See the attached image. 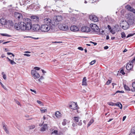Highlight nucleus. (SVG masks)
Segmentation results:
<instances>
[{"label":"nucleus","mask_w":135,"mask_h":135,"mask_svg":"<svg viewBox=\"0 0 135 135\" xmlns=\"http://www.w3.org/2000/svg\"><path fill=\"white\" fill-rule=\"evenodd\" d=\"M20 22H18V23H15L14 25V27L17 30H20Z\"/></svg>","instance_id":"412c9836"},{"label":"nucleus","mask_w":135,"mask_h":135,"mask_svg":"<svg viewBox=\"0 0 135 135\" xmlns=\"http://www.w3.org/2000/svg\"><path fill=\"white\" fill-rule=\"evenodd\" d=\"M81 31L83 32H88L90 31L91 29L89 27L84 26L81 27Z\"/></svg>","instance_id":"6e6552de"},{"label":"nucleus","mask_w":135,"mask_h":135,"mask_svg":"<svg viewBox=\"0 0 135 135\" xmlns=\"http://www.w3.org/2000/svg\"><path fill=\"white\" fill-rule=\"evenodd\" d=\"M93 122L94 120H93V119H91L88 124V127L90 126L91 124Z\"/></svg>","instance_id":"473e14b6"},{"label":"nucleus","mask_w":135,"mask_h":135,"mask_svg":"<svg viewBox=\"0 0 135 135\" xmlns=\"http://www.w3.org/2000/svg\"><path fill=\"white\" fill-rule=\"evenodd\" d=\"M107 27L108 28L109 30H111V27L110 25H108Z\"/></svg>","instance_id":"052dcab7"},{"label":"nucleus","mask_w":135,"mask_h":135,"mask_svg":"<svg viewBox=\"0 0 135 135\" xmlns=\"http://www.w3.org/2000/svg\"><path fill=\"white\" fill-rule=\"evenodd\" d=\"M2 74L3 75V77L4 80L6 79V75L3 72H2Z\"/></svg>","instance_id":"e433bc0d"},{"label":"nucleus","mask_w":135,"mask_h":135,"mask_svg":"<svg viewBox=\"0 0 135 135\" xmlns=\"http://www.w3.org/2000/svg\"><path fill=\"white\" fill-rule=\"evenodd\" d=\"M26 30H30L32 28L31 20L30 19L26 18L24 21Z\"/></svg>","instance_id":"f257e3e1"},{"label":"nucleus","mask_w":135,"mask_h":135,"mask_svg":"<svg viewBox=\"0 0 135 135\" xmlns=\"http://www.w3.org/2000/svg\"><path fill=\"white\" fill-rule=\"evenodd\" d=\"M30 90L31 91L34 93L35 94H36V91L35 90H34L32 89H30Z\"/></svg>","instance_id":"6e6d98bb"},{"label":"nucleus","mask_w":135,"mask_h":135,"mask_svg":"<svg viewBox=\"0 0 135 135\" xmlns=\"http://www.w3.org/2000/svg\"><path fill=\"white\" fill-rule=\"evenodd\" d=\"M32 30L35 31L37 32L40 29H41V27L40 26L37 24H35L33 25V27H32Z\"/></svg>","instance_id":"9d476101"},{"label":"nucleus","mask_w":135,"mask_h":135,"mask_svg":"<svg viewBox=\"0 0 135 135\" xmlns=\"http://www.w3.org/2000/svg\"><path fill=\"white\" fill-rule=\"evenodd\" d=\"M31 74L35 79L38 78L40 77V75L36 71L34 70L31 71Z\"/></svg>","instance_id":"423d86ee"},{"label":"nucleus","mask_w":135,"mask_h":135,"mask_svg":"<svg viewBox=\"0 0 135 135\" xmlns=\"http://www.w3.org/2000/svg\"><path fill=\"white\" fill-rule=\"evenodd\" d=\"M126 8L128 11L133 12L135 14V10L129 5H127L126 6Z\"/></svg>","instance_id":"6ab92c4d"},{"label":"nucleus","mask_w":135,"mask_h":135,"mask_svg":"<svg viewBox=\"0 0 135 135\" xmlns=\"http://www.w3.org/2000/svg\"><path fill=\"white\" fill-rule=\"evenodd\" d=\"M108 104L110 105L114 106L115 105V103L110 102L108 103Z\"/></svg>","instance_id":"58836bf2"},{"label":"nucleus","mask_w":135,"mask_h":135,"mask_svg":"<svg viewBox=\"0 0 135 135\" xmlns=\"http://www.w3.org/2000/svg\"><path fill=\"white\" fill-rule=\"evenodd\" d=\"M24 55L26 56H30V55L28 54H24Z\"/></svg>","instance_id":"680f3d73"},{"label":"nucleus","mask_w":135,"mask_h":135,"mask_svg":"<svg viewBox=\"0 0 135 135\" xmlns=\"http://www.w3.org/2000/svg\"><path fill=\"white\" fill-rule=\"evenodd\" d=\"M9 42H10V41H6V42H4L3 43V44H6L8 43Z\"/></svg>","instance_id":"0e129e2a"},{"label":"nucleus","mask_w":135,"mask_h":135,"mask_svg":"<svg viewBox=\"0 0 135 135\" xmlns=\"http://www.w3.org/2000/svg\"><path fill=\"white\" fill-rule=\"evenodd\" d=\"M7 54L8 55H12V56L13 57H14L15 56V55L13 54L10 52H7Z\"/></svg>","instance_id":"8fccbe9b"},{"label":"nucleus","mask_w":135,"mask_h":135,"mask_svg":"<svg viewBox=\"0 0 135 135\" xmlns=\"http://www.w3.org/2000/svg\"><path fill=\"white\" fill-rule=\"evenodd\" d=\"M131 62L132 64H135V57L133 58L132 60L131 61V62Z\"/></svg>","instance_id":"a19ab883"},{"label":"nucleus","mask_w":135,"mask_h":135,"mask_svg":"<svg viewBox=\"0 0 135 135\" xmlns=\"http://www.w3.org/2000/svg\"><path fill=\"white\" fill-rule=\"evenodd\" d=\"M20 29L21 30H26V27L24 22H20Z\"/></svg>","instance_id":"ddd939ff"},{"label":"nucleus","mask_w":135,"mask_h":135,"mask_svg":"<svg viewBox=\"0 0 135 135\" xmlns=\"http://www.w3.org/2000/svg\"><path fill=\"white\" fill-rule=\"evenodd\" d=\"M124 88L127 91H129L131 90L130 88L126 85H124Z\"/></svg>","instance_id":"7c9ffc66"},{"label":"nucleus","mask_w":135,"mask_h":135,"mask_svg":"<svg viewBox=\"0 0 135 135\" xmlns=\"http://www.w3.org/2000/svg\"><path fill=\"white\" fill-rule=\"evenodd\" d=\"M3 129L5 131H6V133H8V132H9L8 131V130L7 128L4 125L3 126Z\"/></svg>","instance_id":"72a5a7b5"},{"label":"nucleus","mask_w":135,"mask_h":135,"mask_svg":"<svg viewBox=\"0 0 135 135\" xmlns=\"http://www.w3.org/2000/svg\"><path fill=\"white\" fill-rule=\"evenodd\" d=\"M44 22L45 24H48L50 26L51 24V20L49 18H46L44 19Z\"/></svg>","instance_id":"2eb2a0df"},{"label":"nucleus","mask_w":135,"mask_h":135,"mask_svg":"<svg viewBox=\"0 0 135 135\" xmlns=\"http://www.w3.org/2000/svg\"><path fill=\"white\" fill-rule=\"evenodd\" d=\"M78 49L80 50L81 51L83 50V49L81 47H78Z\"/></svg>","instance_id":"13d9d810"},{"label":"nucleus","mask_w":135,"mask_h":135,"mask_svg":"<svg viewBox=\"0 0 135 135\" xmlns=\"http://www.w3.org/2000/svg\"><path fill=\"white\" fill-rule=\"evenodd\" d=\"M69 107L72 109H76L77 108V105L75 103L73 102L69 105Z\"/></svg>","instance_id":"a211bd4d"},{"label":"nucleus","mask_w":135,"mask_h":135,"mask_svg":"<svg viewBox=\"0 0 135 135\" xmlns=\"http://www.w3.org/2000/svg\"><path fill=\"white\" fill-rule=\"evenodd\" d=\"M96 61V60H94L92 61L90 63V65H93L95 62Z\"/></svg>","instance_id":"c03bdc74"},{"label":"nucleus","mask_w":135,"mask_h":135,"mask_svg":"<svg viewBox=\"0 0 135 135\" xmlns=\"http://www.w3.org/2000/svg\"><path fill=\"white\" fill-rule=\"evenodd\" d=\"M7 24L9 26L11 27H13V23L12 21L11 20H9L8 21Z\"/></svg>","instance_id":"5701e85b"},{"label":"nucleus","mask_w":135,"mask_h":135,"mask_svg":"<svg viewBox=\"0 0 135 135\" xmlns=\"http://www.w3.org/2000/svg\"><path fill=\"white\" fill-rule=\"evenodd\" d=\"M9 61L10 62V63L12 65L15 64H16L15 62L13 61V60H12L10 59H9Z\"/></svg>","instance_id":"2f4dec72"},{"label":"nucleus","mask_w":135,"mask_h":135,"mask_svg":"<svg viewBox=\"0 0 135 135\" xmlns=\"http://www.w3.org/2000/svg\"><path fill=\"white\" fill-rule=\"evenodd\" d=\"M120 73L124 75L125 74V73L124 72L123 70L122 69L120 71Z\"/></svg>","instance_id":"a18cd8bd"},{"label":"nucleus","mask_w":135,"mask_h":135,"mask_svg":"<svg viewBox=\"0 0 135 135\" xmlns=\"http://www.w3.org/2000/svg\"><path fill=\"white\" fill-rule=\"evenodd\" d=\"M126 118V116H124L123 117V121H124V120Z\"/></svg>","instance_id":"69168bd1"},{"label":"nucleus","mask_w":135,"mask_h":135,"mask_svg":"<svg viewBox=\"0 0 135 135\" xmlns=\"http://www.w3.org/2000/svg\"><path fill=\"white\" fill-rule=\"evenodd\" d=\"M37 102L39 104H41V105H42V103L39 100H37Z\"/></svg>","instance_id":"603ef678"},{"label":"nucleus","mask_w":135,"mask_h":135,"mask_svg":"<svg viewBox=\"0 0 135 135\" xmlns=\"http://www.w3.org/2000/svg\"><path fill=\"white\" fill-rule=\"evenodd\" d=\"M108 48L109 47L108 46H106L104 47V48L106 50L108 49Z\"/></svg>","instance_id":"e2e57ef3"},{"label":"nucleus","mask_w":135,"mask_h":135,"mask_svg":"<svg viewBox=\"0 0 135 135\" xmlns=\"http://www.w3.org/2000/svg\"><path fill=\"white\" fill-rule=\"evenodd\" d=\"M62 124L63 125L65 126L66 124V122L65 120L62 122Z\"/></svg>","instance_id":"3c124183"},{"label":"nucleus","mask_w":135,"mask_h":135,"mask_svg":"<svg viewBox=\"0 0 135 135\" xmlns=\"http://www.w3.org/2000/svg\"><path fill=\"white\" fill-rule=\"evenodd\" d=\"M55 115L57 118H60L61 117V114L59 111H56L55 112Z\"/></svg>","instance_id":"b1692460"},{"label":"nucleus","mask_w":135,"mask_h":135,"mask_svg":"<svg viewBox=\"0 0 135 135\" xmlns=\"http://www.w3.org/2000/svg\"><path fill=\"white\" fill-rule=\"evenodd\" d=\"M54 25H54H51V24H50V29L52 30L54 29L55 27Z\"/></svg>","instance_id":"ea45409f"},{"label":"nucleus","mask_w":135,"mask_h":135,"mask_svg":"<svg viewBox=\"0 0 135 135\" xmlns=\"http://www.w3.org/2000/svg\"><path fill=\"white\" fill-rule=\"evenodd\" d=\"M7 21L4 18H2L0 19V23L2 25L7 24Z\"/></svg>","instance_id":"f3484780"},{"label":"nucleus","mask_w":135,"mask_h":135,"mask_svg":"<svg viewBox=\"0 0 135 135\" xmlns=\"http://www.w3.org/2000/svg\"><path fill=\"white\" fill-rule=\"evenodd\" d=\"M114 27L117 31H119L120 30V27L118 25H115L114 26Z\"/></svg>","instance_id":"a878e982"},{"label":"nucleus","mask_w":135,"mask_h":135,"mask_svg":"<svg viewBox=\"0 0 135 135\" xmlns=\"http://www.w3.org/2000/svg\"><path fill=\"white\" fill-rule=\"evenodd\" d=\"M35 126L34 125H32L29 126V128L30 129H32L35 128Z\"/></svg>","instance_id":"79ce46f5"},{"label":"nucleus","mask_w":135,"mask_h":135,"mask_svg":"<svg viewBox=\"0 0 135 135\" xmlns=\"http://www.w3.org/2000/svg\"><path fill=\"white\" fill-rule=\"evenodd\" d=\"M86 78L85 77H84L83 78L82 82V85H87V83H86Z\"/></svg>","instance_id":"4be33fe9"},{"label":"nucleus","mask_w":135,"mask_h":135,"mask_svg":"<svg viewBox=\"0 0 135 135\" xmlns=\"http://www.w3.org/2000/svg\"><path fill=\"white\" fill-rule=\"evenodd\" d=\"M90 26L93 31L97 34H99L100 29L95 24H90Z\"/></svg>","instance_id":"7ed1b4c3"},{"label":"nucleus","mask_w":135,"mask_h":135,"mask_svg":"<svg viewBox=\"0 0 135 135\" xmlns=\"http://www.w3.org/2000/svg\"><path fill=\"white\" fill-rule=\"evenodd\" d=\"M41 112L42 113H44L47 112V110L46 109H44L42 108H41L40 109Z\"/></svg>","instance_id":"4c0bfd02"},{"label":"nucleus","mask_w":135,"mask_h":135,"mask_svg":"<svg viewBox=\"0 0 135 135\" xmlns=\"http://www.w3.org/2000/svg\"><path fill=\"white\" fill-rule=\"evenodd\" d=\"M132 86L133 89H131V90L132 91L135 92V82H133L132 84Z\"/></svg>","instance_id":"c756f323"},{"label":"nucleus","mask_w":135,"mask_h":135,"mask_svg":"<svg viewBox=\"0 0 135 135\" xmlns=\"http://www.w3.org/2000/svg\"><path fill=\"white\" fill-rule=\"evenodd\" d=\"M80 119V118L78 116L75 117H74L73 119V120H74V122L76 123H77L79 122V119Z\"/></svg>","instance_id":"bb28decb"},{"label":"nucleus","mask_w":135,"mask_h":135,"mask_svg":"<svg viewBox=\"0 0 135 135\" xmlns=\"http://www.w3.org/2000/svg\"><path fill=\"white\" fill-rule=\"evenodd\" d=\"M50 29V26L48 24H44L41 26V30L43 32L48 31Z\"/></svg>","instance_id":"20e7f679"},{"label":"nucleus","mask_w":135,"mask_h":135,"mask_svg":"<svg viewBox=\"0 0 135 135\" xmlns=\"http://www.w3.org/2000/svg\"><path fill=\"white\" fill-rule=\"evenodd\" d=\"M34 69H35L37 70H40V68H39L37 67H35L34 68Z\"/></svg>","instance_id":"5fc2aeb1"},{"label":"nucleus","mask_w":135,"mask_h":135,"mask_svg":"<svg viewBox=\"0 0 135 135\" xmlns=\"http://www.w3.org/2000/svg\"><path fill=\"white\" fill-rule=\"evenodd\" d=\"M27 1H21V2H20V3L21 5H26V3H27L26 2Z\"/></svg>","instance_id":"c85d7f7f"},{"label":"nucleus","mask_w":135,"mask_h":135,"mask_svg":"<svg viewBox=\"0 0 135 135\" xmlns=\"http://www.w3.org/2000/svg\"><path fill=\"white\" fill-rule=\"evenodd\" d=\"M123 25L122 26V28L124 30H126L129 27V25L130 24L128 22L126 21H123L122 22Z\"/></svg>","instance_id":"0eeeda50"},{"label":"nucleus","mask_w":135,"mask_h":135,"mask_svg":"<svg viewBox=\"0 0 135 135\" xmlns=\"http://www.w3.org/2000/svg\"><path fill=\"white\" fill-rule=\"evenodd\" d=\"M70 29L72 31L76 32L78 31L79 29L75 25L71 26L70 27Z\"/></svg>","instance_id":"dca6fc26"},{"label":"nucleus","mask_w":135,"mask_h":135,"mask_svg":"<svg viewBox=\"0 0 135 135\" xmlns=\"http://www.w3.org/2000/svg\"><path fill=\"white\" fill-rule=\"evenodd\" d=\"M43 78L42 77H41L38 79V81L40 82H41V80Z\"/></svg>","instance_id":"bf43d9fd"},{"label":"nucleus","mask_w":135,"mask_h":135,"mask_svg":"<svg viewBox=\"0 0 135 135\" xmlns=\"http://www.w3.org/2000/svg\"><path fill=\"white\" fill-rule=\"evenodd\" d=\"M47 128V124H45L43 126L41 127V131H44Z\"/></svg>","instance_id":"393cba45"},{"label":"nucleus","mask_w":135,"mask_h":135,"mask_svg":"<svg viewBox=\"0 0 135 135\" xmlns=\"http://www.w3.org/2000/svg\"><path fill=\"white\" fill-rule=\"evenodd\" d=\"M110 32L113 34H114L115 33V32L113 31L112 30H110Z\"/></svg>","instance_id":"864d4df0"},{"label":"nucleus","mask_w":135,"mask_h":135,"mask_svg":"<svg viewBox=\"0 0 135 135\" xmlns=\"http://www.w3.org/2000/svg\"><path fill=\"white\" fill-rule=\"evenodd\" d=\"M1 35L3 36L11 37V36L6 33H1Z\"/></svg>","instance_id":"f704fd0d"},{"label":"nucleus","mask_w":135,"mask_h":135,"mask_svg":"<svg viewBox=\"0 0 135 135\" xmlns=\"http://www.w3.org/2000/svg\"><path fill=\"white\" fill-rule=\"evenodd\" d=\"M126 17L128 19V21L129 23L131 25L133 24L134 22V18L131 13H128L126 14Z\"/></svg>","instance_id":"f03ea898"},{"label":"nucleus","mask_w":135,"mask_h":135,"mask_svg":"<svg viewBox=\"0 0 135 135\" xmlns=\"http://www.w3.org/2000/svg\"><path fill=\"white\" fill-rule=\"evenodd\" d=\"M115 105L119 107L120 109H122V105L120 103L118 102L117 103H115Z\"/></svg>","instance_id":"cd10ccee"},{"label":"nucleus","mask_w":135,"mask_h":135,"mask_svg":"<svg viewBox=\"0 0 135 135\" xmlns=\"http://www.w3.org/2000/svg\"><path fill=\"white\" fill-rule=\"evenodd\" d=\"M133 67V64H132L131 62H129L127 63L126 68L127 70H130Z\"/></svg>","instance_id":"aec40b11"},{"label":"nucleus","mask_w":135,"mask_h":135,"mask_svg":"<svg viewBox=\"0 0 135 135\" xmlns=\"http://www.w3.org/2000/svg\"><path fill=\"white\" fill-rule=\"evenodd\" d=\"M14 16L17 19L19 20L20 19H22V14L18 12H15L14 13Z\"/></svg>","instance_id":"4468645a"},{"label":"nucleus","mask_w":135,"mask_h":135,"mask_svg":"<svg viewBox=\"0 0 135 135\" xmlns=\"http://www.w3.org/2000/svg\"><path fill=\"white\" fill-rule=\"evenodd\" d=\"M60 29L63 31H66L68 30V26L65 24H60L59 26Z\"/></svg>","instance_id":"1a4fd4ad"},{"label":"nucleus","mask_w":135,"mask_h":135,"mask_svg":"<svg viewBox=\"0 0 135 135\" xmlns=\"http://www.w3.org/2000/svg\"><path fill=\"white\" fill-rule=\"evenodd\" d=\"M1 86H2V87L4 89H7V88H6L5 86L2 84V83H1Z\"/></svg>","instance_id":"4d7b16f0"},{"label":"nucleus","mask_w":135,"mask_h":135,"mask_svg":"<svg viewBox=\"0 0 135 135\" xmlns=\"http://www.w3.org/2000/svg\"><path fill=\"white\" fill-rule=\"evenodd\" d=\"M31 18L32 21L36 23L38 22L39 20L38 17L36 16H31Z\"/></svg>","instance_id":"9b49d317"},{"label":"nucleus","mask_w":135,"mask_h":135,"mask_svg":"<svg viewBox=\"0 0 135 135\" xmlns=\"http://www.w3.org/2000/svg\"><path fill=\"white\" fill-rule=\"evenodd\" d=\"M89 19L94 22H96L98 20V18L95 16L91 15L89 16Z\"/></svg>","instance_id":"f8f14e48"},{"label":"nucleus","mask_w":135,"mask_h":135,"mask_svg":"<svg viewBox=\"0 0 135 135\" xmlns=\"http://www.w3.org/2000/svg\"><path fill=\"white\" fill-rule=\"evenodd\" d=\"M58 134V131L57 130H55L53 132L51 133V135L52 134H54V135L57 134Z\"/></svg>","instance_id":"c9c22d12"},{"label":"nucleus","mask_w":135,"mask_h":135,"mask_svg":"<svg viewBox=\"0 0 135 135\" xmlns=\"http://www.w3.org/2000/svg\"><path fill=\"white\" fill-rule=\"evenodd\" d=\"M124 92L123 91L118 90L116 91V92L115 93H123Z\"/></svg>","instance_id":"09e8293b"},{"label":"nucleus","mask_w":135,"mask_h":135,"mask_svg":"<svg viewBox=\"0 0 135 135\" xmlns=\"http://www.w3.org/2000/svg\"><path fill=\"white\" fill-rule=\"evenodd\" d=\"M111 82V81L110 80H108L107 82L105 84L107 85H108Z\"/></svg>","instance_id":"49530a36"},{"label":"nucleus","mask_w":135,"mask_h":135,"mask_svg":"<svg viewBox=\"0 0 135 135\" xmlns=\"http://www.w3.org/2000/svg\"><path fill=\"white\" fill-rule=\"evenodd\" d=\"M16 103H17V104H18V105H20V102H18V101H17V102H16Z\"/></svg>","instance_id":"774afa93"},{"label":"nucleus","mask_w":135,"mask_h":135,"mask_svg":"<svg viewBox=\"0 0 135 135\" xmlns=\"http://www.w3.org/2000/svg\"><path fill=\"white\" fill-rule=\"evenodd\" d=\"M121 37L123 38L126 37V35L124 32H122L121 33Z\"/></svg>","instance_id":"37998d69"},{"label":"nucleus","mask_w":135,"mask_h":135,"mask_svg":"<svg viewBox=\"0 0 135 135\" xmlns=\"http://www.w3.org/2000/svg\"><path fill=\"white\" fill-rule=\"evenodd\" d=\"M135 34H129L127 36V38H128L130 36H133Z\"/></svg>","instance_id":"de8ad7c7"},{"label":"nucleus","mask_w":135,"mask_h":135,"mask_svg":"<svg viewBox=\"0 0 135 135\" xmlns=\"http://www.w3.org/2000/svg\"><path fill=\"white\" fill-rule=\"evenodd\" d=\"M78 124L79 126H81L82 124V123L81 122H80L78 123Z\"/></svg>","instance_id":"338daca9"},{"label":"nucleus","mask_w":135,"mask_h":135,"mask_svg":"<svg viewBox=\"0 0 135 135\" xmlns=\"http://www.w3.org/2000/svg\"><path fill=\"white\" fill-rule=\"evenodd\" d=\"M54 25H57L59 23V22L61 21L62 19V17L61 16H56L54 17Z\"/></svg>","instance_id":"39448f33"}]
</instances>
